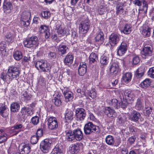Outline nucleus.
Returning <instances> with one entry per match:
<instances>
[{"label": "nucleus", "mask_w": 154, "mask_h": 154, "mask_svg": "<svg viewBox=\"0 0 154 154\" xmlns=\"http://www.w3.org/2000/svg\"><path fill=\"white\" fill-rule=\"evenodd\" d=\"M20 73L18 68L10 66L8 67L7 72L4 71L1 73L0 78L5 82L9 84L14 79L18 78Z\"/></svg>", "instance_id": "1"}, {"label": "nucleus", "mask_w": 154, "mask_h": 154, "mask_svg": "<svg viewBox=\"0 0 154 154\" xmlns=\"http://www.w3.org/2000/svg\"><path fill=\"white\" fill-rule=\"evenodd\" d=\"M84 129V133L86 135L99 134L100 132L99 127L91 122H89L85 125Z\"/></svg>", "instance_id": "2"}, {"label": "nucleus", "mask_w": 154, "mask_h": 154, "mask_svg": "<svg viewBox=\"0 0 154 154\" xmlns=\"http://www.w3.org/2000/svg\"><path fill=\"white\" fill-rule=\"evenodd\" d=\"M83 137L82 131L79 129L73 130L72 132L71 130L68 131V141H72L75 139L77 140H81Z\"/></svg>", "instance_id": "3"}, {"label": "nucleus", "mask_w": 154, "mask_h": 154, "mask_svg": "<svg viewBox=\"0 0 154 154\" xmlns=\"http://www.w3.org/2000/svg\"><path fill=\"white\" fill-rule=\"evenodd\" d=\"M35 67L41 72H47L51 68L50 63L43 60L37 61L35 63Z\"/></svg>", "instance_id": "4"}, {"label": "nucleus", "mask_w": 154, "mask_h": 154, "mask_svg": "<svg viewBox=\"0 0 154 154\" xmlns=\"http://www.w3.org/2000/svg\"><path fill=\"white\" fill-rule=\"evenodd\" d=\"M30 16V13L28 11H26L22 13L20 19L21 26L27 27L29 25Z\"/></svg>", "instance_id": "5"}, {"label": "nucleus", "mask_w": 154, "mask_h": 154, "mask_svg": "<svg viewBox=\"0 0 154 154\" xmlns=\"http://www.w3.org/2000/svg\"><path fill=\"white\" fill-rule=\"evenodd\" d=\"M23 44L25 47L30 48L38 44V38L36 36H33L30 38L24 41Z\"/></svg>", "instance_id": "6"}, {"label": "nucleus", "mask_w": 154, "mask_h": 154, "mask_svg": "<svg viewBox=\"0 0 154 154\" xmlns=\"http://www.w3.org/2000/svg\"><path fill=\"white\" fill-rule=\"evenodd\" d=\"M51 141L48 139H45L40 144L41 151L44 153H48L50 149L51 146Z\"/></svg>", "instance_id": "7"}, {"label": "nucleus", "mask_w": 154, "mask_h": 154, "mask_svg": "<svg viewBox=\"0 0 154 154\" xmlns=\"http://www.w3.org/2000/svg\"><path fill=\"white\" fill-rule=\"evenodd\" d=\"M90 24L88 20L82 22L79 25V31L82 34L86 33L90 28Z\"/></svg>", "instance_id": "8"}, {"label": "nucleus", "mask_w": 154, "mask_h": 154, "mask_svg": "<svg viewBox=\"0 0 154 154\" xmlns=\"http://www.w3.org/2000/svg\"><path fill=\"white\" fill-rule=\"evenodd\" d=\"M123 98L130 101H133L135 97L133 91L129 89L122 91V94Z\"/></svg>", "instance_id": "9"}, {"label": "nucleus", "mask_w": 154, "mask_h": 154, "mask_svg": "<svg viewBox=\"0 0 154 154\" xmlns=\"http://www.w3.org/2000/svg\"><path fill=\"white\" fill-rule=\"evenodd\" d=\"M48 125L49 129L52 130L57 128L58 126L57 119L53 116L49 117L47 120Z\"/></svg>", "instance_id": "10"}, {"label": "nucleus", "mask_w": 154, "mask_h": 154, "mask_svg": "<svg viewBox=\"0 0 154 154\" xmlns=\"http://www.w3.org/2000/svg\"><path fill=\"white\" fill-rule=\"evenodd\" d=\"M54 29L56 31L59 37L63 36L66 33V31L65 29L64 26L60 25L59 22H57L56 23Z\"/></svg>", "instance_id": "11"}, {"label": "nucleus", "mask_w": 154, "mask_h": 154, "mask_svg": "<svg viewBox=\"0 0 154 154\" xmlns=\"http://www.w3.org/2000/svg\"><path fill=\"white\" fill-rule=\"evenodd\" d=\"M152 49L151 45H145L141 52L142 57L145 58L146 57L151 56L152 53Z\"/></svg>", "instance_id": "12"}, {"label": "nucleus", "mask_w": 154, "mask_h": 154, "mask_svg": "<svg viewBox=\"0 0 154 154\" xmlns=\"http://www.w3.org/2000/svg\"><path fill=\"white\" fill-rule=\"evenodd\" d=\"M104 112L107 117L111 119H114L117 116V113L115 110L110 107H106Z\"/></svg>", "instance_id": "13"}, {"label": "nucleus", "mask_w": 154, "mask_h": 154, "mask_svg": "<svg viewBox=\"0 0 154 154\" xmlns=\"http://www.w3.org/2000/svg\"><path fill=\"white\" fill-rule=\"evenodd\" d=\"M141 117V114L139 112L134 110L131 112L129 119L131 121L138 123Z\"/></svg>", "instance_id": "14"}, {"label": "nucleus", "mask_w": 154, "mask_h": 154, "mask_svg": "<svg viewBox=\"0 0 154 154\" xmlns=\"http://www.w3.org/2000/svg\"><path fill=\"white\" fill-rule=\"evenodd\" d=\"M128 46L125 42H122L119 47L117 51V54L120 56H122L127 51Z\"/></svg>", "instance_id": "15"}, {"label": "nucleus", "mask_w": 154, "mask_h": 154, "mask_svg": "<svg viewBox=\"0 0 154 154\" xmlns=\"http://www.w3.org/2000/svg\"><path fill=\"white\" fill-rule=\"evenodd\" d=\"M87 66L86 63L84 62L80 63L78 68V73L79 75L83 76L87 71Z\"/></svg>", "instance_id": "16"}, {"label": "nucleus", "mask_w": 154, "mask_h": 154, "mask_svg": "<svg viewBox=\"0 0 154 154\" xmlns=\"http://www.w3.org/2000/svg\"><path fill=\"white\" fill-rule=\"evenodd\" d=\"M120 39V36L116 34H112L109 37V42L111 45L116 44Z\"/></svg>", "instance_id": "17"}, {"label": "nucleus", "mask_w": 154, "mask_h": 154, "mask_svg": "<svg viewBox=\"0 0 154 154\" xmlns=\"http://www.w3.org/2000/svg\"><path fill=\"white\" fill-rule=\"evenodd\" d=\"M109 69L111 74H112L115 76L116 75L119 69V66L118 64L116 63H112Z\"/></svg>", "instance_id": "18"}, {"label": "nucleus", "mask_w": 154, "mask_h": 154, "mask_svg": "<svg viewBox=\"0 0 154 154\" xmlns=\"http://www.w3.org/2000/svg\"><path fill=\"white\" fill-rule=\"evenodd\" d=\"M109 103L111 108L118 109L119 108L120 102L116 99H112L109 101Z\"/></svg>", "instance_id": "19"}, {"label": "nucleus", "mask_w": 154, "mask_h": 154, "mask_svg": "<svg viewBox=\"0 0 154 154\" xmlns=\"http://www.w3.org/2000/svg\"><path fill=\"white\" fill-rule=\"evenodd\" d=\"M31 97V94L26 91H23L21 93V99L23 101L27 103L30 100Z\"/></svg>", "instance_id": "20"}, {"label": "nucleus", "mask_w": 154, "mask_h": 154, "mask_svg": "<svg viewBox=\"0 0 154 154\" xmlns=\"http://www.w3.org/2000/svg\"><path fill=\"white\" fill-rule=\"evenodd\" d=\"M145 108L146 110L143 111L144 115L147 117H152L154 114V111L151 107H146L145 106Z\"/></svg>", "instance_id": "21"}, {"label": "nucleus", "mask_w": 154, "mask_h": 154, "mask_svg": "<svg viewBox=\"0 0 154 154\" xmlns=\"http://www.w3.org/2000/svg\"><path fill=\"white\" fill-rule=\"evenodd\" d=\"M20 150L22 154H28L30 151V146L29 144H23Z\"/></svg>", "instance_id": "22"}, {"label": "nucleus", "mask_w": 154, "mask_h": 154, "mask_svg": "<svg viewBox=\"0 0 154 154\" xmlns=\"http://www.w3.org/2000/svg\"><path fill=\"white\" fill-rule=\"evenodd\" d=\"M104 35L103 32H100L97 33L95 38V41L99 42V44H102L104 42Z\"/></svg>", "instance_id": "23"}, {"label": "nucleus", "mask_w": 154, "mask_h": 154, "mask_svg": "<svg viewBox=\"0 0 154 154\" xmlns=\"http://www.w3.org/2000/svg\"><path fill=\"white\" fill-rule=\"evenodd\" d=\"M54 96V100L55 105L57 106H60L61 104L60 94L58 92L56 93Z\"/></svg>", "instance_id": "24"}, {"label": "nucleus", "mask_w": 154, "mask_h": 154, "mask_svg": "<svg viewBox=\"0 0 154 154\" xmlns=\"http://www.w3.org/2000/svg\"><path fill=\"white\" fill-rule=\"evenodd\" d=\"M51 153L52 154H63L62 146L60 144L56 145Z\"/></svg>", "instance_id": "25"}, {"label": "nucleus", "mask_w": 154, "mask_h": 154, "mask_svg": "<svg viewBox=\"0 0 154 154\" xmlns=\"http://www.w3.org/2000/svg\"><path fill=\"white\" fill-rule=\"evenodd\" d=\"M11 111V112H15L19 110L20 106L19 103L16 102L12 103L10 106Z\"/></svg>", "instance_id": "26"}, {"label": "nucleus", "mask_w": 154, "mask_h": 154, "mask_svg": "<svg viewBox=\"0 0 154 154\" xmlns=\"http://www.w3.org/2000/svg\"><path fill=\"white\" fill-rule=\"evenodd\" d=\"M142 102L143 100L140 98L137 99L135 105V108L137 110L140 111L143 109L144 106Z\"/></svg>", "instance_id": "27"}, {"label": "nucleus", "mask_w": 154, "mask_h": 154, "mask_svg": "<svg viewBox=\"0 0 154 154\" xmlns=\"http://www.w3.org/2000/svg\"><path fill=\"white\" fill-rule=\"evenodd\" d=\"M132 27L130 24H125L123 29L121 31V32L125 34H130L132 31Z\"/></svg>", "instance_id": "28"}, {"label": "nucleus", "mask_w": 154, "mask_h": 154, "mask_svg": "<svg viewBox=\"0 0 154 154\" xmlns=\"http://www.w3.org/2000/svg\"><path fill=\"white\" fill-rule=\"evenodd\" d=\"M105 141L108 145L112 146L115 143L114 138L112 136L108 135L105 138Z\"/></svg>", "instance_id": "29"}, {"label": "nucleus", "mask_w": 154, "mask_h": 154, "mask_svg": "<svg viewBox=\"0 0 154 154\" xmlns=\"http://www.w3.org/2000/svg\"><path fill=\"white\" fill-rule=\"evenodd\" d=\"M79 149V146L77 144H73L69 147V151L72 153H76Z\"/></svg>", "instance_id": "30"}, {"label": "nucleus", "mask_w": 154, "mask_h": 154, "mask_svg": "<svg viewBox=\"0 0 154 154\" xmlns=\"http://www.w3.org/2000/svg\"><path fill=\"white\" fill-rule=\"evenodd\" d=\"M98 56L95 53H91L90 55L89 63L92 64L97 62L98 60Z\"/></svg>", "instance_id": "31"}, {"label": "nucleus", "mask_w": 154, "mask_h": 154, "mask_svg": "<svg viewBox=\"0 0 154 154\" xmlns=\"http://www.w3.org/2000/svg\"><path fill=\"white\" fill-rule=\"evenodd\" d=\"M151 80L149 79H146L140 84L141 87L144 88H146L150 85Z\"/></svg>", "instance_id": "32"}, {"label": "nucleus", "mask_w": 154, "mask_h": 154, "mask_svg": "<svg viewBox=\"0 0 154 154\" xmlns=\"http://www.w3.org/2000/svg\"><path fill=\"white\" fill-rule=\"evenodd\" d=\"M21 112L24 115L29 116L32 113V112L29 108L25 107L22 108Z\"/></svg>", "instance_id": "33"}, {"label": "nucleus", "mask_w": 154, "mask_h": 154, "mask_svg": "<svg viewBox=\"0 0 154 154\" xmlns=\"http://www.w3.org/2000/svg\"><path fill=\"white\" fill-rule=\"evenodd\" d=\"M132 75L130 73L127 72L122 76V79L125 82H128L131 80Z\"/></svg>", "instance_id": "34"}, {"label": "nucleus", "mask_w": 154, "mask_h": 154, "mask_svg": "<svg viewBox=\"0 0 154 154\" xmlns=\"http://www.w3.org/2000/svg\"><path fill=\"white\" fill-rule=\"evenodd\" d=\"M14 59L17 60H19L22 59L23 55L21 52L20 51H16L13 54Z\"/></svg>", "instance_id": "35"}, {"label": "nucleus", "mask_w": 154, "mask_h": 154, "mask_svg": "<svg viewBox=\"0 0 154 154\" xmlns=\"http://www.w3.org/2000/svg\"><path fill=\"white\" fill-rule=\"evenodd\" d=\"M12 8V4L10 2L4 3L3 5V9L5 11H8L7 12H10Z\"/></svg>", "instance_id": "36"}, {"label": "nucleus", "mask_w": 154, "mask_h": 154, "mask_svg": "<svg viewBox=\"0 0 154 154\" xmlns=\"http://www.w3.org/2000/svg\"><path fill=\"white\" fill-rule=\"evenodd\" d=\"M5 39L9 43H11L14 41V36L10 33L7 34L5 36Z\"/></svg>", "instance_id": "37"}, {"label": "nucleus", "mask_w": 154, "mask_h": 154, "mask_svg": "<svg viewBox=\"0 0 154 154\" xmlns=\"http://www.w3.org/2000/svg\"><path fill=\"white\" fill-rule=\"evenodd\" d=\"M144 74V71L141 68H139L137 70L135 73V76L137 78L142 77Z\"/></svg>", "instance_id": "38"}, {"label": "nucleus", "mask_w": 154, "mask_h": 154, "mask_svg": "<svg viewBox=\"0 0 154 154\" xmlns=\"http://www.w3.org/2000/svg\"><path fill=\"white\" fill-rule=\"evenodd\" d=\"M109 57L104 55L101 57L100 62L102 65H106L109 62Z\"/></svg>", "instance_id": "39"}, {"label": "nucleus", "mask_w": 154, "mask_h": 154, "mask_svg": "<svg viewBox=\"0 0 154 154\" xmlns=\"http://www.w3.org/2000/svg\"><path fill=\"white\" fill-rule=\"evenodd\" d=\"M66 46L64 45L61 44L60 45L58 48V50L59 52L62 54H64L66 52Z\"/></svg>", "instance_id": "40"}, {"label": "nucleus", "mask_w": 154, "mask_h": 154, "mask_svg": "<svg viewBox=\"0 0 154 154\" xmlns=\"http://www.w3.org/2000/svg\"><path fill=\"white\" fill-rule=\"evenodd\" d=\"M42 17L45 19L49 18L51 16V13L49 11H42L41 13Z\"/></svg>", "instance_id": "41"}, {"label": "nucleus", "mask_w": 154, "mask_h": 154, "mask_svg": "<svg viewBox=\"0 0 154 154\" xmlns=\"http://www.w3.org/2000/svg\"><path fill=\"white\" fill-rule=\"evenodd\" d=\"M6 44L5 42H2L0 43V51H2L1 54H3L5 52H6L5 49L6 47Z\"/></svg>", "instance_id": "42"}, {"label": "nucleus", "mask_w": 154, "mask_h": 154, "mask_svg": "<svg viewBox=\"0 0 154 154\" xmlns=\"http://www.w3.org/2000/svg\"><path fill=\"white\" fill-rule=\"evenodd\" d=\"M9 136L6 134L0 136V144L6 141Z\"/></svg>", "instance_id": "43"}, {"label": "nucleus", "mask_w": 154, "mask_h": 154, "mask_svg": "<svg viewBox=\"0 0 154 154\" xmlns=\"http://www.w3.org/2000/svg\"><path fill=\"white\" fill-rule=\"evenodd\" d=\"M7 107L5 106H3L2 104H0V114L3 117H6V116L4 115V113Z\"/></svg>", "instance_id": "44"}, {"label": "nucleus", "mask_w": 154, "mask_h": 154, "mask_svg": "<svg viewBox=\"0 0 154 154\" xmlns=\"http://www.w3.org/2000/svg\"><path fill=\"white\" fill-rule=\"evenodd\" d=\"M32 123L34 125H37L39 122V118L37 116H35L31 119Z\"/></svg>", "instance_id": "45"}, {"label": "nucleus", "mask_w": 154, "mask_h": 154, "mask_svg": "<svg viewBox=\"0 0 154 154\" xmlns=\"http://www.w3.org/2000/svg\"><path fill=\"white\" fill-rule=\"evenodd\" d=\"M142 33L145 37H149L150 35V29L148 28L147 29H143Z\"/></svg>", "instance_id": "46"}, {"label": "nucleus", "mask_w": 154, "mask_h": 154, "mask_svg": "<svg viewBox=\"0 0 154 154\" xmlns=\"http://www.w3.org/2000/svg\"><path fill=\"white\" fill-rule=\"evenodd\" d=\"M127 104L126 100L123 98V99L121 100L120 106H121V108L124 109L126 107Z\"/></svg>", "instance_id": "47"}, {"label": "nucleus", "mask_w": 154, "mask_h": 154, "mask_svg": "<svg viewBox=\"0 0 154 154\" xmlns=\"http://www.w3.org/2000/svg\"><path fill=\"white\" fill-rule=\"evenodd\" d=\"M39 138L36 135H34L32 137L31 139V142L32 144H35L38 142Z\"/></svg>", "instance_id": "48"}, {"label": "nucleus", "mask_w": 154, "mask_h": 154, "mask_svg": "<svg viewBox=\"0 0 154 154\" xmlns=\"http://www.w3.org/2000/svg\"><path fill=\"white\" fill-rule=\"evenodd\" d=\"M148 75L152 78H154V67L150 68L148 72Z\"/></svg>", "instance_id": "49"}, {"label": "nucleus", "mask_w": 154, "mask_h": 154, "mask_svg": "<svg viewBox=\"0 0 154 154\" xmlns=\"http://www.w3.org/2000/svg\"><path fill=\"white\" fill-rule=\"evenodd\" d=\"M97 93L95 92V89L94 88L92 89L90 91L89 94V96L92 98H94L97 96Z\"/></svg>", "instance_id": "50"}, {"label": "nucleus", "mask_w": 154, "mask_h": 154, "mask_svg": "<svg viewBox=\"0 0 154 154\" xmlns=\"http://www.w3.org/2000/svg\"><path fill=\"white\" fill-rule=\"evenodd\" d=\"M48 27L45 25H41L39 28V30L41 33H43L48 30Z\"/></svg>", "instance_id": "51"}, {"label": "nucleus", "mask_w": 154, "mask_h": 154, "mask_svg": "<svg viewBox=\"0 0 154 154\" xmlns=\"http://www.w3.org/2000/svg\"><path fill=\"white\" fill-rule=\"evenodd\" d=\"M132 64L133 65H136L140 62V59L139 57L135 56L133 57L132 60Z\"/></svg>", "instance_id": "52"}, {"label": "nucleus", "mask_w": 154, "mask_h": 154, "mask_svg": "<svg viewBox=\"0 0 154 154\" xmlns=\"http://www.w3.org/2000/svg\"><path fill=\"white\" fill-rule=\"evenodd\" d=\"M38 84L41 85H45V79L42 76H40L38 81Z\"/></svg>", "instance_id": "53"}, {"label": "nucleus", "mask_w": 154, "mask_h": 154, "mask_svg": "<svg viewBox=\"0 0 154 154\" xmlns=\"http://www.w3.org/2000/svg\"><path fill=\"white\" fill-rule=\"evenodd\" d=\"M75 113L76 115H78V114H82L83 113L86 114L85 110L81 108L77 109L75 111Z\"/></svg>", "instance_id": "54"}, {"label": "nucleus", "mask_w": 154, "mask_h": 154, "mask_svg": "<svg viewBox=\"0 0 154 154\" xmlns=\"http://www.w3.org/2000/svg\"><path fill=\"white\" fill-rule=\"evenodd\" d=\"M116 14H119L122 13L123 12V9L121 6H120L119 5H117L116 7Z\"/></svg>", "instance_id": "55"}, {"label": "nucleus", "mask_w": 154, "mask_h": 154, "mask_svg": "<svg viewBox=\"0 0 154 154\" xmlns=\"http://www.w3.org/2000/svg\"><path fill=\"white\" fill-rule=\"evenodd\" d=\"M86 115V114L83 113L81 114H78V115H76V116L78 119L80 120H83L84 119Z\"/></svg>", "instance_id": "56"}, {"label": "nucleus", "mask_w": 154, "mask_h": 154, "mask_svg": "<svg viewBox=\"0 0 154 154\" xmlns=\"http://www.w3.org/2000/svg\"><path fill=\"white\" fill-rule=\"evenodd\" d=\"M23 127V125L22 124H17L14 125V129H12L13 130H18L19 131H20V129Z\"/></svg>", "instance_id": "57"}, {"label": "nucleus", "mask_w": 154, "mask_h": 154, "mask_svg": "<svg viewBox=\"0 0 154 154\" xmlns=\"http://www.w3.org/2000/svg\"><path fill=\"white\" fill-rule=\"evenodd\" d=\"M73 97L72 92L68 91V101H72L73 100Z\"/></svg>", "instance_id": "58"}, {"label": "nucleus", "mask_w": 154, "mask_h": 154, "mask_svg": "<svg viewBox=\"0 0 154 154\" xmlns=\"http://www.w3.org/2000/svg\"><path fill=\"white\" fill-rule=\"evenodd\" d=\"M68 59H69V61H68V66H69L71 65V64L73 62V56L72 55H68Z\"/></svg>", "instance_id": "59"}, {"label": "nucleus", "mask_w": 154, "mask_h": 154, "mask_svg": "<svg viewBox=\"0 0 154 154\" xmlns=\"http://www.w3.org/2000/svg\"><path fill=\"white\" fill-rule=\"evenodd\" d=\"M48 57L51 59H54L56 57V55L54 52H50L48 54Z\"/></svg>", "instance_id": "60"}, {"label": "nucleus", "mask_w": 154, "mask_h": 154, "mask_svg": "<svg viewBox=\"0 0 154 154\" xmlns=\"http://www.w3.org/2000/svg\"><path fill=\"white\" fill-rule=\"evenodd\" d=\"M136 140V138L134 136H131L128 139V141L131 144H132L134 143Z\"/></svg>", "instance_id": "61"}, {"label": "nucleus", "mask_w": 154, "mask_h": 154, "mask_svg": "<svg viewBox=\"0 0 154 154\" xmlns=\"http://www.w3.org/2000/svg\"><path fill=\"white\" fill-rule=\"evenodd\" d=\"M43 134L42 131L41 129L38 130L36 133V136L38 138L41 137Z\"/></svg>", "instance_id": "62"}, {"label": "nucleus", "mask_w": 154, "mask_h": 154, "mask_svg": "<svg viewBox=\"0 0 154 154\" xmlns=\"http://www.w3.org/2000/svg\"><path fill=\"white\" fill-rule=\"evenodd\" d=\"M69 116L68 115V119H69V120L70 122H71V121H72L73 119V112L72 111H70L69 112Z\"/></svg>", "instance_id": "63"}, {"label": "nucleus", "mask_w": 154, "mask_h": 154, "mask_svg": "<svg viewBox=\"0 0 154 154\" xmlns=\"http://www.w3.org/2000/svg\"><path fill=\"white\" fill-rule=\"evenodd\" d=\"M49 31L50 30L49 29H48V30H47L46 31L44 32L45 33L44 35L46 38H48L50 36V34Z\"/></svg>", "instance_id": "64"}]
</instances>
